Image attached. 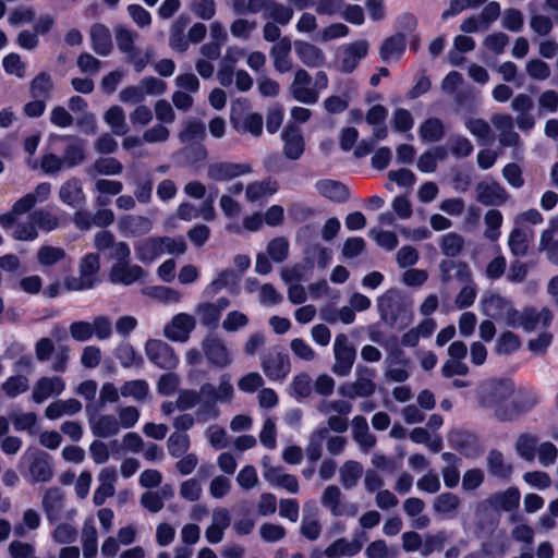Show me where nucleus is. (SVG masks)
Listing matches in <instances>:
<instances>
[{"label":"nucleus","instance_id":"30","mask_svg":"<svg viewBox=\"0 0 558 558\" xmlns=\"http://www.w3.org/2000/svg\"><path fill=\"white\" fill-rule=\"evenodd\" d=\"M290 51L291 40L288 37L281 38L271 47L270 54L274 58V66L279 73H286L291 70Z\"/></svg>","mask_w":558,"mask_h":558},{"label":"nucleus","instance_id":"36","mask_svg":"<svg viewBox=\"0 0 558 558\" xmlns=\"http://www.w3.org/2000/svg\"><path fill=\"white\" fill-rule=\"evenodd\" d=\"M361 548L362 543L359 541L349 542L344 538H339L326 548L325 556L327 558L352 557L356 555Z\"/></svg>","mask_w":558,"mask_h":558},{"label":"nucleus","instance_id":"24","mask_svg":"<svg viewBox=\"0 0 558 558\" xmlns=\"http://www.w3.org/2000/svg\"><path fill=\"white\" fill-rule=\"evenodd\" d=\"M294 50L299 60L307 68H320L326 63L324 51L312 43L296 40Z\"/></svg>","mask_w":558,"mask_h":558},{"label":"nucleus","instance_id":"29","mask_svg":"<svg viewBox=\"0 0 558 558\" xmlns=\"http://www.w3.org/2000/svg\"><path fill=\"white\" fill-rule=\"evenodd\" d=\"M90 39L93 50L102 57L109 56L113 45L110 32L104 24H94L90 29Z\"/></svg>","mask_w":558,"mask_h":558},{"label":"nucleus","instance_id":"62","mask_svg":"<svg viewBox=\"0 0 558 558\" xmlns=\"http://www.w3.org/2000/svg\"><path fill=\"white\" fill-rule=\"evenodd\" d=\"M94 169L99 174L117 175L122 172L123 166L118 159L113 157H106L98 158L94 163Z\"/></svg>","mask_w":558,"mask_h":558},{"label":"nucleus","instance_id":"21","mask_svg":"<svg viewBox=\"0 0 558 558\" xmlns=\"http://www.w3.org/2000/svg\"><path fill=\"white\" fill-rule=\"evenodd\" d=\"M316 191L325 198L337 203H347L350 198L349 187L338 180L320 179L315 183Z\"/></svg>","mask_w":558,"mask_h":558},{"label":"nucleus","instance_id":"28","mask_svg":"<svg viewBox=\"0 0 558 558\" xmlns=\"http://www.w3.org/2000/svg\"><path fill=\"white\" fill-rule=\"evenodd\" d=\"M92 433L101 438L114 436L120 430V424L116 416L108 414L94 415L89 418Z\"/></svg>","mask_w":558,"mask_h":558},{"label":"nucleus","instance_id":"17","mask_svg":"<svg viewBox=\"0 0 558 558\" xmlns=\"http://www.w3.org/2000/svg\"><path fill=\"white\" fill-rule=\"evenodd\" d=\"M229 305L230 301L227 298H219L216 302L213 303H198L195 307V313L203 326L214 329L218 326L221 313Z\"/></svg>","mask_w":558,"mask_h":558},{"label":"nucleus","instance_id":"1","mask_svg":"<svg viewBox=\"0 0 558 558\" xmlns=\"http://www.w3.org/2000/svg\"><path fill=\"white\" fill-rule=\"evenodd\" d=\"M101 254L105 258H109L111 263L109 274L111 282L130 286L144 276L140 266L129 263L130 251L128 246H104Z\"/></svg>","mask_w":558,"mask_h":558},{"label":"nucleus","instance_id":"34","mask_svg":"<svg viewBox=\"0 0 558 558\" xmlns=\"http://www.w3.org/2000/svg\"><path fill=\"white\" fill-rule=\"evenodd\" d=\"M98 536L97 530L94 524V520L87 519L84 522L81 543L83 547V557L84 558H95L98 549Z\"/></svg>","mask_w":558,"mask_h":558},{"label":"nucleus","instance_id":"14","mask_svg":"<svg viewBox=\"0 0 558 558\" xmlns=\"http://www.w3.org/2000/svg\"><path fill=\"white\" fill-rule=\"evenodd\" d=\"M283 154L290 160H298L304 154L305 141L295 123L289 122L282 130Z\"/></svg>","mask_w":558,"mask_h":558},{"label":"nucleus","instance_id":"38","mask_svg":"<svg viewBox=\"0 0 558 558\" xmlns=\"http://www.w3.org/2000/svg\"><path fill=\"white\" fill-rule=\"evenodd\" d=\"M230 120L232 126L240 133H251L254 136H260L263 133V116L258 112L246 114L241 125L233 112Z\"/></svg>","mask_w":558,"mask_h":558},{"label":"nucleus","instance_id":"19","mask_svg":"<svg viewBox=\"0 0 558 558\" xmlns=\"http://www.w3.org/2000/svg\"><path fill=\"white\" fill-rule=\"evenodd\" d=\"M65 388L59 376L41 377L33 386L32 398L36 403H43L50 397L59 396Z\"/></svg>","mask_w":558,"mask_h":558},{"label":"nucleus","instance_id":"48","mask_svg":"<svg viewBox=\"0 0 558 558\" xmlns=\"http://www.w3.org/2000/svg\"><path fill=\"white\" fill-rule=\"evenodd\" d=\"M313 389L312 378L307 374H299L293 377L290 386L289 392L292 397L298 400L307 398Z\"/></svg>","mask_w":558,"mask_h":558},{"label":"nucleus","instance_id":"42","mask_svg":"<svg viewBox=\"0 0 558 558\" xmlns=\"http://www.w3.org/2000/svg\"><path fill=\"white\" fill-rule=\"evenodd\" d=\"M53 90V82L49 73L39 72L29 84V94L33 98L47 100Z\"/></svg>","mask_w":558,"mask_h":558},{"label":"nucleus","instance_id":"54","mask_svg":"<svg viewBox=\"0 0 558 558\" xmlns=\"http://www.w3.org/2000/svg\"><path fill=\"white\" fill-rule=\"evenodd\" d=\"M106 122L111 126L112 132L117 135L124 134L125 129V114L121 107L112 106L105 113Z\"/></svg>","mask_w":558,"mask_h":558},{"label":"nucleus","instance_id":"22","mask_svg":"<svg viewBox=\"0 0 558 558\" xmlns=\"http://www.w3.org/2000/svg\"><path fill=\"white\" fill-rule=\"evenodd\" d=\"M386 377L396 383L405 381L409 377L408 366L409 361L402 350H393L388 354L385 361Z\"/></svg>","mask_w":558,"mask_h":558},{"label":"nucleus","instance_id":"27","mask_svg":"<svg viewBox=\"0 0 558 558\" xmlns=\"http://www.w3.org/2000/svg\"><path fill=\"white\" fill-rule=\"evenodd\" d=\"M230 513L226 508H217L213 511L211 523L205 532L206 539L217 544L223 539L225 531L230 525Z\"/></svg>","mask_w":558,"mask_h":558},{"label":"nucleus","instance_id":"3","mask_svg":"<svg viewBox=\"0 0 558 558\" xmlns=\"http://www.w3.org/2000/svg\"><path fill=\"white\" fill-rule=\"evenodd\" d=\"M512 384L508 380L489 379L482 383L477 389V400L481 407L496 409V415L500 420H507L497 407L512 393Z\"/></svg>","mask_w":558,"mask_h":558},{"label":"nucleus","instance_id":"25","mask_svg":"<svg viewBox=\"0 0 558 558\" xmlns=\"http://www.w3.org/2000/svg\"><path fill=\"white\" fill-rule=\"evenodd\" d=\"M119 232L124 236H141L153 228L149 218L140 215H125L118 222Z\"/></svg>","mask_w":558,"mask_h":558},{"label":"nucleus","instance_id":"35","mask_svg":"<svg viewBox=\"0 0 558 558\" xmlns=\"http://www.w3.org/2000/svg\"><path fill=\"white\" fill-rule=\"evenodd\" d=\"M37 258L38 263L44 267L60 264L66 268L71 264L65 252L59 246H41L37 253Z\"/></svg>","mask_w":558,"mask_h":558},{"label":"nucleus","instance_id":"63","mask_svg":"<svg viewBox=\"0 0 558 558\" xmlns=\"http://www.w3.org/2000/svg\"><path fill=\"white\" fill-rule=\"evenodd\" d=\"M248 325V317L240 311L229 312L222 322V328L227 332H235Z\"/></svg>","mask_w":558,"mask_h":558},{"label":"nucleus","instance_id":"15","mask_svg":"<svg viewBox=\"0 0 558 558\" xmlns=\"http://www.w3.org/2000/svg\"><path fill=\"white\" fill-rule=\"evenodd\" d=\"M263 476L270 485L283 488L291 494L299 492V482L294 475L284 473L280 466L269 465L267 457L263 459Z\"/></svg>","mask_w":558,"mask_h":558},{"label":"nucleus","instance_id":"6","mask_svg":"<svg viewBox=\"0 0 558 558\" xmlns=\"http://www.w3.org/2000/svg\"><path fill=\"white\" fill-rule=\"evenodd\" d=\"M553 318V312L547 307H525L522 311L518 310V316L514 317L511 327L522 328L526 332L543 331L551 324Z\"/></svg>","mask_w":558,"mask_h":558},{"label":"nucleus","instance_id":"23","mask_svg":"<svg viewBox=\"0 0 558 558\" xmlns=\"http://www.w3.org/2000/svg\"><path fill=\"white\" fill-rule=\"evenodd\" d=\"M97 478L99 485L94 492L93 501L96 506H101L107 498L114 495L117 472L114 468L107 466L100 470Z\"/></svg>","mask_w":558,"mask_h":558},{"label":"nucleus","instance_id":"45","mask_svg":"<svg viewBox=\"0 0 558 558\" xmlns=\"http://www.w3.org/2000/svg\"><path fill=\"white\" fill-rule=\"evenodd\" d=\"M145 294L163 304H177L182 300L180 291L165 286L147 288Z\"/></svg>","mask_w":558,"mask_h":558},{"label":"nucleus","instance_id":"49","mask_svg":"<svg viewBox=\"0 0 558 558\" xmlns=\"http://www.w3.org/2000/svg\"><path fill=\"white\" fill-rule=\"evenodd\" d=\"M85 157V145L83 141L77 140L64 148L62 159L66 168H74L83 162Z\"/></svg>","mask_w":558,"mask_h":558},{"label":"nucleus","instance_id":"7","mask_svg":"<svg viewBox=\"0 0 558 558\" xmlns=\"http://www.w3.org/2000/svg\"><path fill=\"white\" fill-rule=\"evenodd\" d=\"M100 257H104L101 252L99 254L86 255L80 264V277L68 279V288L75 291L94 288L99 282L98 271Z\"/></svg>","mask_w":558,"mask_h":558},{"label":"nucleus","instance_id":"58","mask_svg":"<svg viewBox=\"0 0 558 558\" xmlns=\"http://www.w3.org/2000/svg\"><path fill=\"white\" fill-rule=\"evenodd\" d=\"M534 241V231L527 225L515 221V227L510 232L507 244H530Z\"/></svg>","mask_w":558,"mask_h":558},{"label":"nucleus","instance_id":"5","mask_svg":"<svg viewBox=\"0 0 558 558\" xmlns=\"http://www.w3.org/2000/svg\"><path fill=\"white\" fill-rule=\"evenodd\" d=\"M483 314L496 320L504 322L511 327L514 324V317L518 316V310L510 301L499 294H485L481 300Z\"/></svg>","mask_w":558,"mask_h":558},{"label":"nucleus","instance_id":"64","mask_svg":"<svg viewBox=\"0 0 558 558\" xmlns=\"http://www.w3.org/2000/svg\"><path fill=\"white\" fill-rule=\"evenodd\" d=\"M414 124L413 117L408 109L397 108L392 117V128L397 132H409Z\"/></svg>","mask_w":558,"mask_h":558},{"label":"nucleus","instance_id":"50","mask_svg":"<svg viewBox=\"0 0 558 558\" xmlns=\"http://www.w3.org/2000/svg\"><path fill=\"white\" fill-rule=\"evenodd\" d=\"M446 151L442 147H436L433 151H424L417 160V169L423 173L434 172L437 168V160L442 159Z\"/></svg>","mask_w":558,"mask_h":558},{"label":"nucleus","instance_id":"31","mask_svg":"<svg viewBox=\"0 0 558 558\" xmlns=\"http://www.w3.org/2000/svg\"><path fill=\"white\" fill-rule=\"evenodd\" d=\"M41 506L48 522H56L59 519L63 506L62 492L59 488L47 489L43 496Z\"/></svg>","mask_w":558,"mask_h":558},{"label":"nucleus","instance_id":"18","mask_svg":"<svg viewBox=\"0 0 558 558\" xmlns=\"http://www.w3.org/2000/svg\"><path fill=\"white\" fill-rule=\"evenodd\" d=\"M375 372L373 369H364L360 373L357 379L352 384L342 385L339 392L348 398L369 397L375 391L374 384Z\"/></svg>","mask_w":558,"mask_h":558},{"label":"nucleus","instance_id":"20","mask_svg":"<svg viewBox=\"0 0 558 558\" xmlns=\"http://www.w3.org/2000/svg\"><path fill=\"white\" fill-rule=\"evenodd\" d=\"M252 167L248 163H234L220 161L208 167V177L215 181H226L250 173Z\"/></svg>","mask_w":558,"mask_h":558},{"label":"nucleus","instance_id":"60","mask_svg":"<svg viewBox=\"0 0 558 558\" xmlns=\"http://www.w3.org/2000/svg\"><path fill=\"white\" fill-rule=\"evenodd\" d=\"M190 448V438L186 434L174 433L168 439L169 453L179 458L184 456Z\"/></svg>","mask_w":558,"mask_h":558},{"label":"nucleus","instance_id":"13","mask_svg":"<svg viewBox=\"0 0 558 558\" xmlns=\"http://www.w3.org/2000/svg\"><path fill=\"white\" fill-rule=\"evenodd\" d=\"M262 368L270 380H283L290 373V361L287 354L272 349L263 357Z\"/></svg>","mask_w":558,"mask_h":558},{"label":"nucleus","instance_id":"26","mask_svg":"<svg viewBox=\"0 0 558 558\" xmlns=\"http://www.w3.org/2000/svg\"><path fill=\"white\" fill-rule=\"evenodd\" d=\"M368 43L366 40H357L350 44L343 51L340 62V70L343 73H352L359 62L367 56Z\"/></svg>","mask_w":558,"mask_h":558},{"label":"nucleus","instance_id":"10","mask_svg":"<svg viewBox=\"0 0 558 558\" xmlns=\"http://www.w3.org/2000/svg\"><path fill=\"white\" fill-rule=\"evenodd\" d=\"M335 364L332 371L338 376H345L350 373L355 360V350L350 344L345 335L336 336L333 342Z\"/></svg>","mask_w":558,"mask_h":558},{"label":"nucleus","instance_id":"47","mask_svg":"<svg viewBox=\"0 0 558 558\" xmlns=\"http://www.w3.org/2000/svg\"><path fill=\"white\" fill-rule=\"evenodd\" d=\"M78 532L76 527L69 522L56 524L51 532V538L59 545H69L77 539Z\"/></svg>","mask_w":558,"mask_h":558},{"label":"nucleus","instance_id":"59","mask_svg":"<svg viewBox=\"0 0 558 558\" xmlns=\"http://www.w3.org/2000/svg\"><path fill=\"white\" fill-rule=\"evenodd\" d=\"M27 389L28 378L22 375L11 376L2 384V390L10 398H15Z\"/></svg>","mask_w":558,"mask_h":558},{"label":"nucleus","instance_id":"53","mask_svg":"<svg viewBox=\"0 0 558 558\" xmlns=\"http://www.w3.org/2000/svg\"><path fill=\"white\" fill-rule=\"evenodd\" d=\"M40 514L36 510H25L23 512L22 522L14 526L15 535L24 536L28 531L37 530L40 525Z\"/></svg>","mask_w":558,"mask_h":558},{"label":"nucleus","instance_id":"44","mask_svg":"<svg viewBox=\"0 0 558 558\" xmlns=\"http://www.w3.org/2000/svg\"><path fill=\"white\" fill-rule=\"evenodd\" d=\"M352 433L360 446L367 450L375 445V437L369 434L367 421L363 416H355L352 421Z\"/></svg>","mask_w":558,"mask_h":558},{"label":"nucleus","instance_id":"43","mask_svg":"<svg viewBox=\"0 0 558 558\" xmlns=\"http://www.w3.org/2000/svg\"><path fill=\"white\" fill-rule=\"evenodd\" d=\"M420 137L425 142H438L445 135V126L440 119L428 118L420 126Z\"/></svg>","mask_w":558,"mask_h":558},{"label":"nucleus","instance_id":"56","mask_svg":"<svg viewBox=\"0 0 558 558\" xmlns=\"http://www.w3.org/2000/svg\"><path fill=\"white\" fill-rule=\"evenodd\" d=\"M537 439L532 435H522L517 441V451L521 458L526 461H533L536 458Z\"/></svg>","mask_w":558,"mask_h":558},{"label":"nucleus","instance_id":"12","mask_svg":"<svg viewBox=\"0 0 558 558\" xmlns=\"http://www.w3.org/2000/svg\"><path fill=\"white\" fill-rule=\"evenodd\" d=\"M196 327V319L187 313H179L165 326L163 335L178 342H186Z\"/></svg>","mask_w":558,"mask_h":558},{"label":"nucleus","instance_id":"55","mask_svg":"<svg viewBox=\"0 0 558 558\" xmlns=\"http://www.w3.org/2000/svg\"><path fill=\"white\" fill-rule=\"evenodd\" d=\"M116 357L125 368L140 366L142 364V357L130 343L120 344L116 350Z\"/></svg>","mask_w":558,"mask_h":558},{"label":"nucleus","instance_id":"61","mask_svg":"<svg viewBox=\"0 0 558 558\" xmlns=\"http://www.w3.org/2000/svg\"><path fill=\"white\" fill-rule=\"evenodd\" d=\"M147 392L148 384L142 379L126 381L120 389V393L123 397H132L135 400L144 399Z\"/></svg>","mask_w":558,"mask_h":558},{"label":"nucleus","instance_id":"4","mask_svg":"<svg viewBox=\"0 0 558 558\" xmlns=\"http://www.w3.org/2000/svg\"><path fill=\"white\" fill-rule=\"evenodd\" d=\"M22 462L28 463V476L33 483H46L53 476L50 456L38 448H27Z\"/></svg>","mask_w":558,"mask_h":558},{"label":"nucleus","instance_id":"9","mask_svg":"<svg viewBox=\"0 0 558 558\" xmlns=\"http://www.w3.org/2000/svg\"><path fill=\"white\" fill-rule=\"evenodd\" d=\"M145 352L148 360L160 368L173 369L179 364V357L174 353L173 349L162 340H147L145 344Z\"/></svg>","mask_w":558,"mask_h":558},{"label":"nucleus","instance_id":"40","mask_svg":"<svg viewBox=\"0 0 558 558\" xmlns=\"http://www.w3.org/2000/svg\"><path fill=\"white\" fill-rule=\"evenodd\" d=\"M36 231L50 232L59 227V218L51 214L48 209L39 208L28 214Z\"/></svg>","mask_w":558,"mask_h":558},{"label":"nucleus","instance_id":"51","mask_svg":"<svg viewBox=\"0 0 558 558\" xmlns=\"http://www.w3.org/2000/svg\"><path fill=\"white\" fill-rule=\"evenodd\" d=\"M484 220L486 225L485 236L489 241L496 242L499 239L504 220L501 213L498 209H490L485 214Z\"/></svg>","mask_w":558,"mask_h":558},{"label":"nucleus","instance_id":"52","mask_svg":"<svg viewBox=\"0 0 558 558\" xmlns=\"http://www.w3.org/2000/svg\"><path fill=\"white\" fill-rule=\"evenodd\" d=\"M206 136V128L199 119H191L185 123L184 129L180 132L181 142H191L194 140H204Z\"/></svg>","mask_w":558,"mask_h":558},{"label":"nucleus","instance_id":"2","mask_svg":"<svg viewBox=\"0 0 558 558\" xmlns=\"http://www.w3.org/2000/svg\"><path fill=\"white\" fill-rule=\"evenodd\" d=\"M377 307L384 322L404 328L410 324L411 313L405 300L397 290H388L377 300Z\"/></svg>","mask_w":558,"mask_h":558},{"label":"nucleus","instance_id":"33","mask_svg":"<svg viewBox=\"0 0 558 558\" xmlns=\"http://www.w3.org/2000/svg\"><path fill=\"white\" fill-rule=\"evenodd\" d=\"M477 201L483 205H494L501 204L506 201L507 195L505 189L498 183L487 184V183H478L477 184Z\"/></svg>","mask_w":558,"mask_h":558},{"label":"nucleus","instance_id":"57","mask_svg":"<svg viewBox=\"0 0 558 558\" xmlns=\"http://www.w3.org/2000/svg\"><path fill=\"white\" fill-rule=\"evenodd\" d=\"M460 505L459 498L450 493L441 494L434 500V509L436 512L448 515L454 512Z\"/></svg>","mask_w":558,"mask_h":558},{"label":"nucleus","instance_id":"41","mask_svg":"<svg viewBox=\"0 0 558 558\" xmlns=\"http://www.w3.org/2000/svg\"><path fill=\"white\" fill-rule=\"evenodd\" d=\"M59 197L65 205L75 207L83 197L81 181L76 178L66 180L59 190Z\"/></svg>","mask_w":558,"mask_h":558},{"label":"nucleus","instance_id":"11","mask_svg":"<svg viewBox=\"0 0 558 558\" xmlns=\"http://www.w3.org/2000/svg\"><path fill=\"white\" fill-rule=\"evenodd\" d=\"M203 403L207 408H214L218 402H229L233 397V386L230 376L223 374L219 378L218 387L211 384H204L201 387Z\"/></svg>","mask_w":558,"mask_h":558},{"label":"nucleus","instance_id":"16","mask_svg":"<svg viewBox=\"0 0 558 558\" xmlns=\"http://www.w3.org/2000/svg\"><path fill=\"white\" fill-rule=\"evenodd\" d=\"M202 347L209 364L220 368H225L231 364L232 357L226 343L221 339L208 337L203 341Z\"/></svg>","mask_w":558,"mask_h":558},{"label":"nucleus","instance_id":"37","mask_svg":"<svg viewBox=\"0 0 558 558\" xmlns=\"http://www.w3.org/2000/svg\"><path fill=\"white\" fill-rule=\"evenodd\" d=\"M82 404L76 399L59 400L46 408L45 414L49 420H57L63 415H73L80 412Z\"/></svg>","mask_w":558,"mask_h":558},{"label":"nucleus","instance_id":"39","mask_svg":"<svg viewBox=\"0 0 558 558\" xmlns=\"http://www.w3.org/2000/svg\"><path fill=\"white\" fill-rule=\"evenodd\" d=\"M362 474L363 466L353 460L345 461L339 469L340 483L345 489L354 488Z\"/></svg>","mask_w":558,"mask_h":558},{"label":"nucleus","instance_id":"8","mask_svg":"<svg viewBox=\"0 0 558 558\" xmlns=\"http://www.w3.org/2000/svg\"><path fill=\"white\" fill-rule=\"evenodd\" d=\"M320 502L333 517L353 518L359 511L356 504L343 499L341 489L336 485H328L324 489Z\"/></svg>","mask_w":558,"mask_h":558},{"label":"nucleus","instance_id":"32","mask_svg":"<svg viewBox=\"0 0 558 558\" xmlns=\"http://www.w3.org/2000/svg\"><path fill=\"white\" fill-rule=\"evenodd\" d=\"M407 49V34L396 33L384 39L379 48L380 59L387 62L393 56H402Z\"/></svg>","mask_w":558,"mask_h":558},{"label":"nucleus","instance_id":"46","mask_svg":"<svg viewBox=\"0 0 558 558\" xmlns=\"http://www.w3.org/2000/svg\"><path fill=\"white\" fill-rule=\"evenodd\" d=\"M520 502V492L510 487L504 493L496 494L492 498V504L494 507L501 509L504 511H511L519 506Z\"/></svg>","mask_w":558,"mask_h":558}]
</instances>
